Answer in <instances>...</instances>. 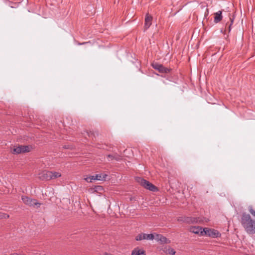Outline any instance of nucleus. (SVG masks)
Masks as SVG:
<instances>
[{"label": "nucleus", "instance_id": "1", "mask_svg": "<svg viewBox=\"0 0 255 255\" xmlns=\"http://www.w3.org/2000/svg\"><path fill=\"white\" fill-rule=\"evenodd\" d=\"M241 222L248 234L253 235L255 233V220L252 219L249 214L243 213Z\"/></svg>", "mask_w": 255, "mask_h": 255}, {"label": "nucleus", "instance_id": "2", "mask_svg": "<svg viewBox=\"0 0 255 255\" xmlns=\"http://www.w3.org/2000/svg\"><path fill=\"white\" fill-rule=\"evenodd\" d=\"M137 181L144 188L151 191L155 192L158 190L157 188L149 181L141 178H138Z\"/></svg>", "mask_w": 255, "mask_h": 255}, {"label": "nucleus", "instance_id": "3", "mask_svg": "<svg viewBox=\"0 0 255 255\" xmlns=\"http://www.w3.org/2000/svg\"><path fill=\"white\" fill-rule=\"evenodd\" d=\"M21 199L24 204L29 206H37L38 207L40 205V203H38L36 200L31 199L27 196H22Z\"/></svg>", "mask_w": 255, "mask_h": 255}, {"label": "nucleus", "instance_id": "4", "mask_svg": "<svg viewBox=\"0 0 255 255\" xmlns=\"http://www.w3.org/2000/svg\"><path fill=\"white\" fill-rule=\"evenodd\" d=\"M152 66L154 69L161 73H168L171 70V69L165 67L163 65L157 63H152Z\"/></svg>", "mask_w": 255, "mask_h": 255}, {"label": "nucleus", "instance_id": "5", "mask_svg": "<svg viewBox=\"0 0 255 255\" xmlns=\"http://www.w3.org/2000/svg\"><path fill=\"white\" fill-rule=\"evenodd\" d=\"M29 147L26 145H19L18 146H14L12 149V153L14 154H19L26 152H29Z\"/></svg>", "mask_w": 255, "mask_h": 255}, {"label": "nucleus", "instance_id": "6", "mask_svg": "<svg viewBox=\"0 0 255 255\" xmlns=\"http://www.w3.org/2000/svg\"><path fill=\"white\" fill-rule=\"evenodd\" d=\"M204 235H206L212 238H217L219 236V233L217 230L215 229H208L207 228H204Z\"/></svg>", "mask_w": 255, "mask_h": 255}, {"label": "nucleus", "instance_id": "7", "mask_svg": "<svg viewBox=\"0 0 255 255\" xmlns=\"http://www.w3.org/2000/svg\"><path fill=\"white\" fill-rule=\"evenodd\" d=\"M156 241L159 242L161 244H169L170 241L163 236L162 235L154 233V239Z\"/></svg>", "mask_w": 255, "mask_h": 255}, {"label": "nucleus", "instance_id": "8", "mask_svg": "<svg viewBox=\"0 0 255 255\" xmlns=\"http://www.w3.org/2000/svg\"><path fill=\"white\" fill-rule=\"evenodd\" d=\"M190 232L200 236H204V228L199 226H191L189 228Z\"/></svg>", "mask_w": 255, "mask_h": 255}, {"label": "nucleus", "instance_id": "9", "mask_svg": "<svg viewBox=\"0 0 255 255\" xmlns=\"http://www.w3.org/2000/svg\"><path fill=\"white\" fill-rule=\"evenodd\" d=\"M49 171L44 170L38 173V178L41 180H49Z\"/></svg>", "mask_w": 255, "mask_h": 255}, {"label": "nucleus", "instance_id": "10", "mask_svg": "<svg viewBox=\"0 0 255 255\" xmlns=\"http://www.w3.org/2000/svg\"><path fill=\"white\" fill-rule=\"evenodd\" d=\"M152 18V16L151 15H149L148 13L146 14L144 26L145 30H147L151 25Z\"/></svg>", "mask_w": 255, "mask_h": 255}, {"label": "nucleus", "instance_id": "11", "mask_svg": "<svg viewBox=\"0 0 255 255\" xmlns=\"http://www.w3.org/2000/svg\"><path fill=\"white\" fill-rule=\"evenodd\" d=\"M49 180L56 179L61 176V174L59 172L49 171Z\"/></svg>", "mask_w": 255, "mask_h": 255}, {"label": "nucleus", "instance_id": "12", "mask_svg": "<svg viewBox=\"0 0 255 255\" xmlns=\"http://www.w3.org/2000/svg\"><path fill=\"white\" fill-rule=\"evenodd\" d=\"M214 22L217 23L222 19V11L219 10L214 13Z\"/></svg>", "mask_w": 255, "mask_h": 255}, {"label": "nucleus", "instance_id": "13", "mask_svg": "<svg viewBox=\"0 0 255 255\" xmlns=\"http://www.w3.org/2000/svg\"><path fill=\"white\" fill-rule=\"evenodd\" d=\"M145 255V251L138 248L134 249L131 252V255Z\"/></svg>", "mask_w": 255, "mask_h": 255}, {"label": "nucleus", "instance_id": "14", "mask_svg": "<svg viewBox=\"0 0 255 255\" xmlns=\"http://www.w3.org/2000/svg\"><path fill=\"white\" fill-rule=\"evenodd\" d=\"M163 251L167 254H170L172 255H174L176 253V252L174 251V250L170 247H166L164 248L163 249Z\"/></svg>", "mask_w": 255, "mask_h": 255}, {"label": "nucleus", "instance_id": "15", "mask_svg": "<svg viewBox=\"0 0 255 255\" xmlns=\"http://www.w3.org/2000/svg\"><path fill=\"white\" fill-rule=\"evenodd\" d=\"M143 237L144 240H153L154 239V233L149 234L143 233Z\"/></svg>", "mask_w": 255, "mask_h": 255}, {"label": "nucleus", "instance_id": "16", "mask_svg": "<svg viewBox=\"0 0 255 255\" xmlns=\"http://www.w3.org/2000/svg\"><path fill=\"white\" fill-rule=\"evenodd\" d=\"M185 221L189 223H194L198 222V220L197 218H195L187 217L185 219Z\"/></svg>", "mask_w": 255, "mask_h": 255}, {"label": "nucleus", "instance_id": "17", "mask_svg": "<svg viewBox=\"0 0 255 255\" xmlns=\"http://www.w3.org/2000/svg\"><path fill=\"white\" fill-rule=\"evenodd\" d=\"M107 176V175H102V174H96L95 175V177L96 180H103L106 179V177Z\"/></svg>", "mask_w": 255, "mask_h": 255}, {"label": "nucleus", "instance_id": "18", "mask_svg": "<svg viewBox=\"0 0 255 255\" xmlns=\"http://www.w3.org/2000/svg\"><path fill=\"white\" fill-rule=\"evenodd\" d=\"M107 157L109 158V160H113V159H116V160H119L120 159V157H119L118 156H116V155H111V154H108L107 155Z\"/></svg>", "mask_w": 255, "mask_h": 255}, {"label": "nucleus", "instance_id": "19", "mask_svg": "<svg viewBox=\"0 0 255 255\" xmlns=\"http://www.w3.org/2000/svg\"><path fill=\"white\" fill-rule=\"evenodd\" d=\"M248 210L250 213L255 217V210L252 205H250L248 207Z\"/></svg>", "mask_w": 255, "mask_h": 255}, {"label": "nucleus", "instance_id": "20", "mask_svg": "<svg viewBox=\"0 0 255 255\" xmlns=\"http://www.w3.org/2000/svg\"><path fill=\"white\" fill-rule=\"evenodd\" d=\"M9 218V215L5 214V213H2V212H0V219H6V218Z\"/></svg>", "mask_w": 255, "mask_h": 255}, {"label": "nucleus", "instance_id": "21", "mask_svg": "<svg viewBox=\"0 0 255 255\" xmlns=\"http://www.w3.org/2000/svg\"><path fill=\"white\" fill-rule=\"evenodd\" d=\"M136 241H141L143 239V233L138 235L135 238Z\"/></svg>", "mask_w": 255, "mask_h": 255}, {"label": "nucleus", "instance_id": "22", "mask_svg": "<svg viewBox=\"0 0 255 255\" xmlns=\"http://www.w3.org/2000/svg\"><path fill=\"white\" fill-rule=\"evenodd\" d=\"M95 189V191H96V192L102 191L103 190V187L101 186H96Z\"/></svg>", "mask_w": 255, "mask_h": 255}, {"label": "nucleus", "instance_id": "23", "mask_svg": "<svg viewBox=\"0 0 255 255\" xmlns=\"http://www.w3.org/2000/svg\"><path fill=\"white\" fill-rule=\"evenodd\" d=\"M230 20H231V23L228 26V32H230L231 30V25H232V24L233 23V21H234L233 19H232L231 18H230Z\"/></svg>", "mask_w": 255, "mask_h": 255}, {"label": "nucleus", "instance_id": "24", "mask_svg": "<svg viewBox=\"0 0 255 255\" xmlns=\"http://www.w3.org/2000/svg\"><path fill=\"white\" fill-rule=\"evenodd\" d=\"M90 182H92L93 180H96L95 176H90Z\"/></svg>", "mask_w": 255, "mask_h": 255}, {"label": "nucleus", "instance_id": "25", "mask_svg": "<svg viewBox=\"0 0 255 255\" xmlns=\"http://www.w3.org/2000/svg\"><path fill=\"white\" fill-rule=\"evenodd\" d=\"M85 180L88 182H90V176L89 177H88L87 178H86L85 179Z\"/></svg>", "mask_w": 255, "mask_h": 255}, {"label": "nucleus", "instance_id": "26", "mask_svg": "<svg viewBox=\"0 0 255 255\" xmlns=\"http://www.w3.org/2000/svg\"><path fill=\"white\" fill-rule=\"evenodd\" d=\"M85 43H87V42H83L82 43H79V45H82V44H84Z\"/></svg>", "mask_w": 255, "mask_h": 255}]
</instances>
